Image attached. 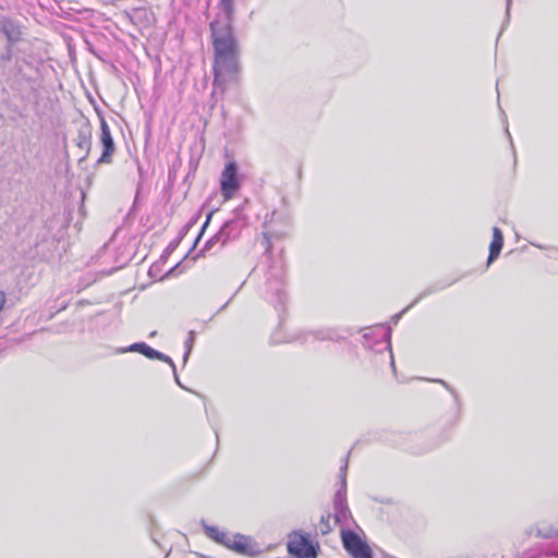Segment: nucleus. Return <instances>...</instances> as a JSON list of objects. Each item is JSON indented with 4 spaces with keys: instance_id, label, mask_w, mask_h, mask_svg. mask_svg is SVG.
<instances>
[{
    "instance_id": "1",
    "label": "nucleus",
    "mask_w": 558,
    "mask_h": 558,
    "mask_svg": "<svg viewBox=\"0 0 558 558\" xmlns=\"http://www.w3.org/2000/svg\"><path fill=\"white\" fill-rule=\"evenodd\" d=\"M218 19L210 23L214 61V87L225 92L238 78L240 50L233 33L234 0H219Z\"/></svg>"
},
{
    "instance_id": "2",
    "label": "nucleus",
    "mask_w": 558,
    "mask_h": 558,
    "mask_svg": "<svg viewBox=\"0 0 558 558\" xmlns=\"http://www.w3.org/2000/svg\"><path fill=\"white\" fill-rule=\"evenodd\" d=\"M348 460V458L345 459ZM347 468L348 461L340 469V488L336 492L333 498V520L336 523L347 524L351 518V512L347 504Z\"/></svg>"
},
{
    "instance_id": "3",
    "label": "nucleus",
    "mask_w": 558,
    "mask_h": 558,
    "mask_svg": "<svg viewBox=\"0 0 558 558\" xmlns=\"http://www.w3.org/2000/svg\"><path fill=\"white\" fill-rule=\"evenodd\" d=\"M283 287V270L272 268L266 282V299L276 307L282 306L287 300Z\"/></svg>"
},
{
    "instance_id": "4",
    "label": "nucleus",
    "mask_w": 558,
    "mask_h": 558,
    "mask_svg": "<svg viewBox=\"0 0 558 558\" xmlns=\"http://www.w3.org/2000/svg\"><path fill=\"white\" fill-rule=\"evenodd\" d=\"M227 548L247 557H255L262 553L259 545L251 536L240 533L231 535Z\"/></svg>"
},
{
    "instance_id": "5",
    "label": "nucleus",
    "mask_w": 558,
    "mask_h": 558,
    "mask_svg": "<svg viewBox=\"0 0 558 558\" xmlns=\"http://www.w3.org/2000/svg\"><path fill=\"white\" fill-rule=\"evenodd\" d=\"M342 543L353 558H373L369 546L355 532L342 531Z\"/></svg>"
},
{
    "instance_id": "6",
    "label": "nucleus",
    "mask_w": 558,
    "mask_h": 558,
    "mask_svg": "<svg viewBox=\"0 0 558 558\" xmlns=\"http://www.w3.org/2000/svg\"><path fill=\"white\" fill-rule=\"evenodd\" d=\"M242 227L243 222L240 219L226 221L219 232L206 242L203 251L210 250L216 242L225 245L230 240L235 239L240 234Z\"/></svg>"
},
{
    "instance_id": "7",
    "label": "nucleus",
    "mask_w": 558,
    "mask_h": 558,
    "mask_svg": "<svg viewBox=\"0 0 558 558\" xmlns=\"http://www.w3.org/2000/svg\"><path fill=\"white\" fill-rule=\"evenodd\" d=\"M239 187L238 167L235 162L230 161L226 165L220 179V189L225 199H230Z\"/></svg>"
},
{
    "instance_id": "8",
    "label": "nucleus",
    "mask_w": 558,
    "mask_h": 558,
    "mask_svg": "<svg viewBox=\"0 0 558 558\" xmlns=\"http://www.w3.org/2000/svg\"><path fill=\"white\" fill-rule=\"evenodd\" d=\"M118 352H120V353L138 352V353L145 355L146 357H148L150 360L156 359V360L166 362V363H168L171 366V368L173 371H175V364H174V362L172 361V359L170 356H168V355H166V354H163V353L153 349L151 347H149L145 342L133 343V344H131L128 348L120 349Z\"/></svg>"
},
{
    "instance_id": "9",
    "label": "nucleus",
    "mask_w": 558,
    "mask_h": 558,
    "mask_svg": "<svg viewBox=\"0 0 558 558\" xmlns=\"http://www.w3.org/2000/svg\"><path fill=\"white\" fill-rule=\"evenodd\" d=\"M100 142L102 145V154L97 160V163H110L111 156L116 150L114 142L110 133L108 123L104 118L100 119Z\"/></svg>"
},
{
    "instance_id": "10",
    "label": "nucleus",
    "mask_w": 558,
    "mask_h": 558,
    "mask_svg": "<svg viewBox=\"0 0 558 558\" xmlns=\"http://www.w3.org/2000/svg\"><path fill=\"white\" fill-rule=\"evenodd\" d=\"M288 549L299 558H311L315 556V549L307 538L301 537L299 541L290 542Z\"/></svg>"
},
{
    "instance_id": "11",
    "label": "nucleus",
    "mask_w": 558,
    "mask_h": 558,
    "mask_svg": "<svg viewBox=\"0 0 558 558\" xmlns=\"http://www.w3.org/2000/svg\"><path fill=\"white\" fill-rule=\"evenodd\" d=\"M295 339L300 340L302 342H308L310 339L318 340V341H325V340L335 341V340H338L339 337H338L337 332L332 329H318V330L302 332Z\"/></svg>"
},
{
    "instance_id": "12",
    "label": "nucleus",
    "mask_w": 558,
    "mask_h": 558,
    "mask_svg": "<svg viewBox=\"0 0 558 558\" xmlns=\"http://www.w3.org/2000/svg\"><path fill=\"white\" fill-rule=\"evenodd\" d=\"M0 32L7 37L10 44L19 41L22 34L19 25L8 17L0 19Z\"/></svg>"
},
{
    "instance_id": "13",
    "label": "nucleus",
    "mask_w": 558,
    "mask_h": 558,
    "mask_svg": "<svg viewBox=\"0 0 558 558\" xmlns=\"http://www.w3.org/2000/svg\"><path fill=\"white\" fill-rule=\"evenodd\" d=\"M204 531L205 534L216 543L223 545L225 547L229 545V541L232 535L231 533L221 531L217 526H210L207 524H204Z\"/></svg>"
},
{
    "instance_id": "14",
    "label": "nucleus",
    "mask_w": 558,
    "mask_h": 558,
    "mask_svg": "<svg viewBox=\"0 0 558 558\" xmlns=\"http://www.w3.org/2000/svg\"><path fill=\"white\" fill-rule=\"evenodd\" d=\"M76 145L82 150L86 151V154L90 150L92 147V130L88 125L82 128L78 131L77 137L75 140Z\"/></svg>"
},
{
    "instance_id": "15",
    "label": "nucleus",
    "mask_w": 558,
    "mask_h": 558,
    "mask_svg": "<svg viewBox=\"0 0 558 558\" xmlns=\"http://www.w3.org/2000/svg\"><path fill=\"white\" fill-rule=\"evenodd\" d=\"M502 245H504V242L492 241V243L489 245V255L487 258L488 265L490 263H493L499 256Z\"/></svg>"
},
{
    "instance_id": "16",
    "label": "nucleus",
    "mask_w": 558,
    "mask_h": 558,
    "mask_svg": "<svg viewBox=\"0 0 558 558\" xmlns=\"http://www.w3.org/2000/svg\"><path fill=\"white\" fill-rule=\"evenodd\" d=\"M502 245H504V242L492 241V243L489 245V255L487 258L488 265L490 263H493L499 256Z\"/></svg>"
},
{
    "instance_id": "17",
    "label": "nucleus",
    "mask_w": 558,
    "mask_h": 558,
    "mask_svg": "<svg viewBox=\"0 0 558 558\" xmlns=\"http://www.w3.org/2000/svg\"><path fill=\"white\" fill-rule=\"evenodd\" d=\"M330 520H331L330 514L322 515L318 529L323 535L328 534L332 530Z\"/></svg>"
},
{
    "instance_id": "18",
    "label": "nucleus",
    "mask_w": 558,
    "mask_h": 558,
    "mask_svg": "<svg viewBox=\"0 0 558 558\" xmlns=\"http://www.w3.org/2000/svg\"><path fill=\"white\" fill-rule=\"evenodd\" d=\"M193 342H194V332L191 331L189 339L185 341L186 351H185L184 356H183L184 363H186V361L189 359V355L191 353V349H192Z\"/></svg>"
},
{
    "instance_id": "19",
    "label": "nucleus",
    "mask_w": 558,
    "mask_h": 558,
    "mask_svg": "<svg viewBox=\"0 0 558 558\" xmlns=\"http://www.w3.org/2000/svg\"><path fill=\"white\" fill-rule=\"evenodd\" d=\"M493 241L504 242L502 232L499 228H493Z\"/></svg>"
},
{
    "instance_id": "20",
    "label": "nucleus",
    "mask_w": 558,
    "mask_h": 558,
    "mask_svg": "<svg viewBox=\"0 0 558 558\" xmlns=\"http://www.w3.org/2000/svg\"><path fill=\"white\" fill-rule=\"evenodd\" d=\"M511 4H512V0H506V15H507V20L509 19L510 16V8H511Z\"/></svg>"
},
{
    "instance_id": "21",
    "label": "nucleus",
    "mask_w": 558,
    "mask_h": 558,
    "mask_svg": "<svg viewBox=\"0 0 558 558\" xmlns=\"http://www.w3.org/2000/svg\"><path fill=\"white\" fill-rule=\"evenodd\" d=\"M4 303H5V293L3 291H0V311L3 308Z\"/></svg>"
},
{
    "instance_id": "22",
    "label": "nucleus",
    "mask_w": 558,
    "mask_h": 558,
    "mask_svg": "<svg viewBox=\"0 0 558 558\" xmlns=\"http://www.w3.org/2000/svg\"><path fill=\"white\" fill-rule=\"evenodd\" d=\"M387 348H388V350H389V352H390L391 367H392V369L395 371V361H393V356H392V352H391V344H390V342H389V341H388V343H387Z\"/></svg>"
},
{
    "instance_id": "23",
    "label": "nucleus",
    "mask_w": 558,
    "mask_h": 558,
    "mask_svg": "<svg viewBox=\"0 0 558 558\" xmlns=\"http://www.w3.org/2000/svg\"><path fill=\"white\" fill-rule=\"evenodd\" d=\"M546 556L558 558V548L547 551Z\"/></svg>"
},
{
    "instance_id": "24",
    "label": "nucleus",
    "mask_w": 558,
    "mask_h": 558,
    "mask_svg": "<svg viewBox=\"0 0 558 558\" xmlns=\"http://www.w3.org/2000/svg\"><path fill=\"white\" fill-rule=\"evenodd\" d=\"M210 217H211V214H209V215L207 216L206 222L204 223L202 231H204V229H205V228H206V226L208 225V222H209V220H210ZM202 233H203V232H201V233H199L198 238L196 239V242L199 240V238H201Z\"/></svg>"
},
{
    "instance_id": "25",
    "label": "nucleus",
    "mask_w": 558,
    "mask_h": 558,
    "mask_svg": "<svg viewBox=\"0 0 558 558\" xmlns=\"http://www.w3.org/2000/svg\"><path fill=\"white\" fill-rule=\"evenodd\" d=\"M429 293H430V291L423 292L422 294H420L418 298H416V300H414L413 304H416L421 299H423L424 296H426Z\"/></svg>"
},
{
    "instance_id": "26",
    "label": "nucleus",
    "mask_w": 558,
    "mask_h": 558,
    "mask_svg": "<svg viewBox=\"0 0 558 558\" xmlns=\"http://www.w3.org/2000/svg\"><path fill=\"white\" fill-rule=\"evenodd\" d=\"M172 372H173V375H174V378H175L177 384H178L179 386H181V387H182V385H181V383H180V379H179V377H178V375H177V369H175V371H173V369H172Z\"/></svg>"
},
{
    "instance_id": "27",
    "label": "nucleus",
    "mask_w": 558,
    "mask_h": 558,
    "mask_svg": "<svg viewBox=\"0 0 558 558\" xmlns=\"http://www.w3.org/2000/svg\"><path fill=\"white\" fill-rule=\"evenodd\" d=\"M437 381H438V383H440V384H442L445 387H447V388H448L447 384H446L444 380L438 379Z\"/></svg>"
},
{
    "instance_id": "28",
    "label": "nucleus",
    "mask_w": 558,
    "mask_h": 558,
    "mask_svg": "<svg viewBox=\"0 0 558 558\" xmlns=\"http://www.w3.org/2000/svg\"><path fill=\"white\" fill-rule=\"evenodd\" d=\"M551 252H553V254H556V253H558V250L557 248H551Z\"/></svg>"
},
{
    "instance_id": "29",
    "label": "nucleus",
    "mask_w": 558,
    "mask_h": 558,
    "mask_svg": "<svg viewBox=\"0 0 558 558\" xmlns=\"http://www.w3.org/2000/svg\"><path fill=\"white\" fill-rule=\"evenodd\" d=\"M402 313H403V311L400 314L396 315V320L399 319V317L401 316Z\"/></svg>"
},
{
    "instance_id": "30",
    "label": "nucleus",
    "mask_w": 558,
    "mask_h": 558,
    "mask_svg": "<svg viewBox=\"0 0 558 558\" xmlns=\"http://www.w3.org/2000/svg\"><path fill=\"white\" fill-rule=\"evenodd\" d=\"M414 304L412 303L410 306H407V308L403 311V313L407 311V310H410L411 306H413Z\"/></svg>"
}]
</instances>
